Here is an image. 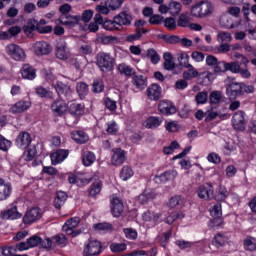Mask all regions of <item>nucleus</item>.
Returning <instances> with one entry per match:
<instances>
[{
    "mask_svg": "<svg viewBox=\"0 0 256 256\" xmlns=\"http://www.w3.org/2000/svg\"><path fill=\"white\" fill-rule=\"evenodd\" d=\"M185 214L183 212H169L168 216L164 219L167 225H173L177 219H184Z\"/></svg>",
    "mask_w": 256,
    "mask_h": 256,
    "instance_id": "nucleus-34",
    "label": "nucleus"
},
{
    "mask_svg": "<svg viewBox=\"0 0 256 256\" xmlns=\"http://www.w3.org/2000/svg\"><path fill=\"white\" fill-rule=\"evenodd\" d=\"M2 219H21V213L17 211V206H14L4 212L1 213Z\"/></svg>",
    "mask_w": 256,
    "mask_h": 256,
    "instance_id": "nucleus-28",
    "label": "nucleus"
},
{
    "mask_svg": "<svg viewBox=\"0 0 256 256\" xmlns=\"http://www.w3.org/2000/svg\"><path fill=\"white\" fill-rule=\"evenodd\" d=\"M226 93L230 99H237V97H241V95H244L243 83L232 82L227 86Z\"/></svg>",
    "mask_w": 256,
    "mask_h": 256,
    "instance_id": "nucleus-9",
    "label": "nucleus"
},
{
    "mask_svg": "<svg viewBox=\"0 0 256 256\" xmlns=\"http://www.w3.org/2000/svg\"><path fill=\"white\" fill-rule=\"evenodd\" d=\"M132 83L137 89H145L147 87V78L143 75H135L132 78Z\"/></svg>",
    "mask_w": 256,
    "mask_h": 256,
    "instance_id": "nucleus-36",
    "label": "nucleus"
},
{
    "mask_svg": "<svg viewBox=\"0 0 256 256\" xmlns=\"http://www.w3.org/2000/svg\"><path fill=\"white\" fill-rule=\"evenodd\" d=\"M158 111H160L162 115H175L177 108L171 102L162 100L158 105Z\"/></svg>",
    "mask_w": 256,
    "mask_h": 256,
    "instance_id": "nucleus-15",
    "label": "nucleus"
},
{
    "mask_svg": "<svg viewBox=\"0 0 256 256\" xmlns=\"http://www.w3.org/2000/svg\"><path fill=\"white\" fill-rule=\"evenodd\" d=\"M169 9H170V14L175 17L176 15H179V13H181V9H182V6H181V3L179 2H171L169 4Z\"/></svg>",
    "mask_w": 256,
    "mask_h": 256,
    "instance_id": "nucleus-51",
    "label": "nucleus"
},
{
    "mask_svg": "<svg viewBox=\"0 0 256 256\" xmlns=\"http://www.w3.org/2000/svg\"><path fill=\"white\" fill-rule=\"evenodd\" d=\"M118 71L121 75H125L126 77H133V75H135V69L125 63L118 65Z\"/></svg>",
    "mask_w": 256,
    "mask_h": 256,
    "instance_id": "nucleus-38",
    "label": "nucleus"
},
{
    "mask_svg": "<svg viewBox=\"0 0 256 256\" xmlns=\"http://www.w3.org/2000/svg\"><path fill=\"white\" fill-rule=\"evenodd\" d=\"M226 114H221L219 111H217V108L211 107L209 110L205 112V121L206 123H209V121H213V119H216L217 117H225Z\"/></svg>",
    "mask_w": 256,
    "mask_h": 256,
    "instance_id": "nucleus-33",
    "label": "nucleus"
},
{
    "mask_svg": "<svg viewBox=\"0 0 256 256\" xmlns=\"http://www.w3.org/2000/svg\"><path fill=\"white\" fill-rule=\"evenodd\" d=\"M52 243H55L58 247H65L68 243L67 237L65 234H58L52 238Z\"/></svg>",
    "mask_w": 256,
    "mask_h": 256,
    "instance_id": "nucleus-46",
    "label": "nucleus"
},
{
    "mask_svg": "<svg viewBox=\"0 0 256 256\" xmlns=\"http://www.w3.org/2000/svg\"><path fill=\"white\" fill-rule=\"evenodd\" d=\"M6 53L14 61H23L25 59V51L17 44L12 43L6 46Z\"/></svg>",
    "mask_w": 256,
    "mask_h": 256,
    "instance_id": "nucleus-4",
    "label": "nucleus"
},
{
    "mask_svg": "<svg viewBox=\"0 0 256 256\" xmlns=\"http://www.w3.org/2000/svg\"><path fill=\"white\" fill-rule=\"evenodd\" d=\"M81 18L79 16H71V15H66V16H60L58 19V22L60 25H64L65 27H75Z\"/></svg>",
    "mask_w": 256,
    "mask_h": 256,
    "instance_id": "nucleus-19",
    "label": "nucleus"
},
{
    "mask_svg": "<svg viewBox=\"0 0 256 256\" xmlns=\"http://www.w3.org/2000/svg\"><path fill=\"white\" fill-rule=\"evenodd\" d=\"M133 22V16L125 11L120 12L114 16V23L121 29V27H129Z\"/></svg>",
    "mask_w": 256,
    "mask_h": 256,
    "instance_id": "nucleus-8",
    "label": "nucleus"
},
{
    "mask_svg": "<svg viewBox=\"0 0 256 256\" xmlns=\"http://www.w3.org/2000/svg\"><path fill=\"white\" fill-rule=\"evenodd\" d=\"M21 74L23 79H29L30 81L35 79V77L37 76L35 69L29 64L23 65L21 69Z\"/></svg>",
    "mask_w": 256,
    "mask_h": 256,
    "instance_id": "nucleus-26",
    "label": "nucleus"
},
{
    "mask_svg": "<svg viewBox=\"0 0 256 256\" xmlns=\"http://www.w3.org/2000/svg\"><path fill=\"white\" fill-rule=\"evenodd\" d=\"M244 249L246 251H256V238L247 236L244 240Z\"/></svg>",
    "mask_w": 256,
    "mask_h": 256,
    "instance_id": "nucleus-43",
    "label": "nucleus"
},
{
    "mask_svg": "<svg viewBox=\"0 0 256 256\" xmlns=\"http://www.w3.org/2000/svg\"><path fill=\"white\" fill-rule=\"evenodd\" d=\"M71 138L80 145H83L89 141V136L83 131H74L71 133Z\"/></svg>",
    "mask_w": 256,
    "mask_h": 256,
    "instance_id": "nucleus-29",
    "label": "nucleus"
},
{
    "mask_svg": "<svg viewBox=\"0 0 256 256\" xmlns=\"http://www.w3.org/2000/svg\"><path fill=\"white\" fill-rule=\"evenodd\" d=\"M125 157V151L121 148H116L114 150V153L112 155V164H114L116 167L119 165H123L126 161Z\"/></svg>",
    "mask_w": 256,
    "mask_h": 256,
    "instance_id": "nucleus-22",
    "label": "nucleus"
},
{
    "mask_svg": "<svg viewBox=\"0 0 256 256\" xmlns=\"http://www.w3.org/2000/svg\"><path fill=\"white\" fill-rule=\"evenodd\" d=\"M31 107V102L28 101H19L12 106V113H23Z\"/></svg>",
    "mask_w": 256,
    "mask_h": 256,
    "instance_id": "nucleus-32",
    "label": "nucleus"
},
{
    "mask_svg": "<svg viewBox=\"0 0 256 256\" xmlns=\"http://www.w3.org/2000/svg\"><path fill=\"white\" fill-rule=\"evenodd\" d=\"M220 25L226 29H235V24H233V19L229 15H222L220 17Z\"/></svg>",
    "mask_w": 256,
    "mask_h": 256,
    "instance_id": "nucleus-41",
    "label": "nucleus"
},
{
    "mask_svg": "<svg viewBox=\"0 0 256 256\" xmlns=\"http://www.w3.org/2000/svg\"><path fill=\"white\" fill-rule=\"evenodd\" d=\"M218 39H220L222 43H231V41H233V36H231V33L229 32H219Z\"/></svg>",
    "mask_w": 256,
    "mask_h": 256,
    "instance_id": "nucleus-62",
    "label": "nucleus"
},
{
    "mask_svg": "<svg viewBox=\"0 0 256 256\" xmlns=\"http://www.w3.org/2000/svg\"><path fill=\"white\" fill-rule=\"evenodd\" d=\"M34 51L37 55H49L53 48L49 45V43L45 41L36 42L34 45Z\"/></svg>",
    "mask_w": 256,
    "mask_h": 256,
    "instance_id": "nucleus-18",
    "label": "nucleus"
},
{
    "mask_svg": "<svg viewBox=\"0 0 256 256\" xmlns=\"http://www.w3.org/2000/svg\"><path fill=\"white\" fill-rule=\"evenodd\" d=\"M213 13V4L209 1H200L192 6L191 15L197 19H205Z\"/></svg>",
    "mask_w": 256,
    "mask_h": 256,
    "instance_id": "nucleus-2",
    "label": "nucleus"
},
{
    "mask_svg": "<svg viewBox=\"0 0 256 256\" xmlns=\"http://www.w3.org/2000/svg\"><path fill=\"white\" fill-rule=\"evenodd\" d=\"M225 72H227L225 61H220L214 66L215 75H219V74L225 73Z\"/></svg>",
    "mask_w": 256,
    "mask_h": 256,
    "instance_id": "nucleus-58",
    "label": "nucleus"
},
{
    "mask_svg": "<svg viewBox=\"0 0 256 256\" xmlns=\"http://www.w3.org/2000/svg\"><path fill=\"white\" fill-rule=\"evenodd\" d=\"M147 97L150 101H159L161 99L162 89L159 84H151L147 90Z\"/></svg>",
    "mask_w": 256,
    "mask_h": 256,
    "instance_id": "nucleus-13",
    "label": "nucleus"
},
{
    "mask_svg": "<svg viewBox=\"0 0 256 256\" xmlns=\"http://www.w3.org/2000/svg\"><path fill=\"white\" fill-rule=\"evenodd\" d=\"M105 3L110 11H116L123 5V0H106Z\"/></svg>",
    "mask_w": 256,
    "mask_h": 256,
    "instance_id": "nucleus-49",
    "label": "nucleus"
},
{
    "mask_svg": "<svg viewBox=\"0 0 256 256\" xmlns=\"http://www.w3.org/2000/svg\"><path fill=\"white\" fill-rule=\"evenodd\" d=\"M79 223H81V219L79 217L71 218L66 221L62 229L68 235H72V237H77V235H81V230H75Z\"/></svg>",
    "mask_w": 256,
    "mask_h": 256,
    "instance_id": "nucleus-3",
    "label": "nucleus"
},
{
    "mask_svg": "<svg viewBox=\"0 0 256 256\" xmlns=\"http://www.w3.org/2000/svg\"><path fill=\"white\" fill-rule=\"evenodd\" d=\"M227 243V238L225 237V235L218 233L215 237H214V241L213 244L215 245V247H224V245Z\"/></svg>",
    "mask_w": 256,
    "mask_h": 256,
    "instance_id": "nucleus-52",
    "label": "nucleus"
},
{
    "mask_svg": "<svg viewBox=\"0 0 256 256\" xmlns=\"http://www.w3.org/2000/svg\"><path fill=\"white\" fill-rule=\"evenodd\" d=\"M175 149H179V142H177V141H173V142H171L170 145L165 146L163 151H164L165 155H171V153H173V151H175Z\"/></svg>",
    "mask_w": 256,
    "mask_h": 256,
    "instance_id": "nucleus-61",
    "label": "nucleus"
},
{
    "mask_svg": "<svg viewBox=\"0 0 256 256\" xmlns=\"http://www.w3.org/2000/svg\"><path fill=\"white\" fill-rule=\"evenodd\" d=\"M103 29H106V31H121V28L115 23V17L113 20H106L102 24Z\"/></svg>",
    "mask_w": 256,
    "mask_h": 256,
    "instance_id": "nucleus-44",
    "label": "nucleus"
},
{
    "mask_svg": "<svg viewBox=\"0 0 256 256\" xmlns=\"http://www.w3.org/2000/svg\"><path fill=\"white\" fill-rule=\"evenodd\" d=\"M110 249L113 253H121L127 249V245L124 243H113L110 245Z\"/></svg>",
    "mask_w": 256,
    "mask_h": 256,
    "instance_id": "nucleus-60",
    "label": "nucleus"
},
{
    "mask_svg": "<svg viewBox=\"0 0 256 256\" xmlns=\"http://www.w3.org/2000/svg\"><path fill=\"white\" fill-rule=\"evenodd\" d=\"M164 59V69L166 71H173L175 69V62L173 61V55L171 52H165L163 54Z\"/></svg>",
    "mask_w": 256,
    "mask_h": 256,
    "instance_id": "nucleus-30",
    "label": "nucleus"
},
{
    "mask_svg": "<svg viewBox=\"0 0 256 256\" xmlns=\"http://www.w3.org/2000/svg\"><path fill=\"white\" fill-rule=\"evenodd\" d=\"M51 109L56 115H63V113H66L69 107L65 101L57 100L52 104Z\"/></svg>",
    "mask_w": 256,
    "mask_h": 256,
    "instance_id": "nucleus-25",
    "label": "nucleus"
},
{
    "mask_svg": "<svg viewBox=\"0 0 256 256\" xmlns=\"http://www.w3.org/2000/svg\"><path fill=\"white\" fill-rule=\"evenodd\" d=\"M245 112L242 110L237 111L232 117V125L236 131H245V125H247L245 119Z\"/></svg>",
    "mask_w": 256,
    "mask_h": 256,
    "instance_id": "nucleus-6",
    "label": "nucleus"
},
{
    "mask_svg": "<svg viewBox=\"0 0 256 256\" xmlns=\"http://www.w3.org/2000/svg\"><path fill=\"white\" fill-rule=\"evenodd\" d=\"M164 27H166V29H169V31H173L178 27L177 21H175V18L173 17H168L164 20Z\"/></svg>",
    "mask_w": 256,
    "mask_h": 256,
    "instance_id": "nucleus-55",
    "label": "nucleus"
},
{
    "mask_svg": "<svg viewBox=\"0 0 256 256\" xmlns=\"http://www.w3.org/2000/svg\"><path fill=\"white\" fill-rule=\"evenodd\" d=\"M133 169L129 166H124L120 172V178L122 181H127V179H131L133 177Z\"/></svg>",
    "mask_w": 256,
    "mask_h": 256,
    "instance_id": "nucleus-47",
    "label": "nucleus"
},
{
    "mask_svg": "<svg viewBox=\"0 0 256 256\" xmlns=\"http://www.w3.org/2000/svg\"><path fill=\"white\" fill-rule=\"evenodd\" d=\"M37 219H41V211L39 208H32L25 214L24 223H35Z\"/></svg>",
    "mask_w": 256,
    "mask_h": 256,
    "instance_id": "nucleus-21",
    "label": "nucleus"
},
{
    "mask_svg": "<svg viewBox=\"0 0 256 256\" xmlns=\"http://www.w3.org/2000/svg\"><path fill=\"white\" fill-rule=\"evenodd\" d=\"M143 221H159L161 214H155L151 211H147L142 214Z\"/></svg>",
    "mask_w": 256,
    "mask_h": 256,
    "instance_id": "nucleus-53",
    "label": "nucleus"
},
{
    "mask_svg": "<svg viewBox=\"0 0 256 256\" xmlns=\"http://www.w3.org/2000/svg\"><path fill=\"white\" fill-rule=\"evenodd\" d=\"M37 27H39V22H37V20H30L27 25L23 27V31L24 33H33V31H37Z\"/></svg>",
    "mask_w": 256,
    "mask_h": 256,
    "instance_id": "nucleus-50",
    "label": "nucleus"
},
{
    "mask_svg": "<svg viewBox=\"0 0 256 256\" xmlns=\"http://www.w3.org/2000/svg\"><path fill=\"white\" fill-rule=\"evenodd\" d=\"M210 215L213 217L211 220V223H214L213 227H220L221 223H223V219L221 218L223 212L219 203L213 206V208L210 210Z\"/></svg>",
    "mask_w": 256,
    "mask_h": 256,
    "instance_id": "nucleus-12",
    "label": "nucleus"
},
{
    "mask_svg": "<svg viewBox=\"0 0 256 256\" xmlns=\"http://www.w3.org/2000/svg\"><path fill=\"white\" fill-rule=\"evenodd\" d=\"M103 89H105V85H103V81L95 80L92 84L93 93H103Z\"/></svg>",
    "mask_w": 256,
    "mask_h": 256,
    "instance_id": "nucleus-59",
    "label": "nucleus"
},
{
    "mask_svg": "<svg viewBox=\"0 0 256 256\" xmlns=\"http://www.w3.org/2000/svg\"><path fill=\"white\" fill-rule=\"evenodd\" d=\"M178 61L179 67H184L185 69H187V67H191V64H189V55H187L186 53L180 54V56L178 57Z\"/></svg>",
    "mask_w": 256,
    "mask_h": 256,
    "instance_id": "nucleus-54",
    "label": "nucleus"
},
{
    "mask_svg": "<svg viewBox=\"0 0 256 256\" xmlns=\"http://www.w3.org/2000/svg\"><path fill=\"white\" fill-rule=\"evenodd\" d=\"M111 205V213L113 217H121L124 209L123 202L119 198H114L111 201Z\"/></svg>",
    "mask_w": 256,
    "mask_h": 256,
    "instance_id": "nucleus-20",
    "label": "nucleus"
},
{
    "mask_svg": "<svg viewBox=\"0 0 256 256\" xmlns=\"http://www.w3.org/2000/svg\"><path fill=\"white\" fill-rule=\"evenodd\" d=\"M188 71L183 72V77L186 81H191V79H195V77H199V72L191 65V67H187Z\"/></svg>",
    "mask_w": 256,
    "mask_h": 256,
    "instance_id": "nucleus-40",
    "label": "nucleus"
},
{
    "mask_svg": "<svg viewBox=\"0 0 256 256\" xmlns=\"http://www.w3.org/2000/svg\"><path fill=\"white\" fill-rule=\"evenodd\" d=\"M175 177H177V171L168 170L162 173L160 176H155L154 181L158 185H161V183H167V181H173Z\"/></svg>",
    "mask_w": 256,
    "mask_h": 256,
    "instance_id": "nucleus-17",
    "label": "nucleus"
},
{
    "mask_svg": "<svg viewBox=\"0 0 256 256\" xmlns=\"http://www.w3.org/2000/svg\"><path fill=\"white\" fill-rule=\"evenodd\" d=\"M76 90L80 99H85L89 93V86L85 82H78L76 85Z\"/></svg>",
    "mask_w": 256,
    "mask_h": 256,
    "instance_id": "nucleus-39",
    "label": "nucleus"
},
{
    "mask_svg": "<svg viewBox=\"0 0 256 256\" xmlns=\"http://www.w3.org/2000/svg\"><path fill=\"white\" fill-rule=\"evenodd\" d=\"M11 185L5 183V180L0 178V201H7L11 197Z\"/></svg>",
    "mask_w": 256,
    "mask_h": 256,
    "instance_id": "nucleus-23",
    "label": "nucleus"
},
{
    "mask_svg": "<svg viewBox=\"0 0 256 256\" xmlns=\"http://www.w3.org/2000/svg\"><path fill=\"white\" fill-rule=\"evenodd\" d=\"M163 123V118L151 116L144 122L146 129H157Z\"/></svg>",
    "mask_w": 256,
    "mask_h": 256,
    "instance_id": "nucleus-27",
    "label": "nucleus"
},
{
    "mask_svg": "<svg viewBox=\"0 0 256 256\" xmlns=\"http://www.w3.org/2000/svg\"><path fill=\"white\" fill-rule=\"evenodd\" d=\"M69 113L71 115H75L76 117H78L79 115H83V105L75 102L70 104Z\"/></svg>",
    "mask_w": 256,
    "mask_h": 256,
    "instance_id": "nucleus-45",
    "label": "nucleus"
},
{
    "mask_svg": "<svg viewBox=\"0 0 256 256\" xmlns=\"http://www.w3.org/2000/svg\"><path fill=\"white\" fill-rule=\"evenodd\" d=\"M65 201H67V193L63 191L57 192L54 199L55 209H61L65 205Z\"/></svg>",
    "mask_w": 256,
    "mask_h": 256,
    "instance_id": "nucleus-31",
    "label": "nucleus"
},
{
    "mask_svg": "<svg viewBox=\"0 0 256 256\" xmlns=\"http://www.w3.org/2000/svg\"><path fill=\"white\" fill-rule=\"evenodd\" d=\"M96 65L102 73H109L115 67V58L107 52H100L96 55Z\"/></svg>",
    "mask_w": 256,
    "mask_h": 256,
    "instance_id": "nucleus-1",
    "label": "nucleus"
},
{
    "mask_svg": "<svg viewBox=\"0 0 256 256\" xmlns=\"http://www.w3.org/2000/svg\"><path fill=\"white\" fill-rule=\"evenodd\" d=\"M208 93L207 91L198 92L195 97V101L198 105L207 103Z\"/></svg>",
    "mask_w": 256,
    "mask_h": 256,
    "instance_id": "nucleus-56",
    "label": "nucleus"
},
{
    "mask_svg": "<svg viewBox=\"0 0 256 256\" xmlns=\"http://www.w3.org/2000/svg\"><path fill=\"white\" fill-rule=\"evenodd\" d=\"M54 88L56 89V93H58L59 97H61V95H64V97L67 98L71 97V95L73 94L71 86H69V84H67V82L63 80L56 81V83L54 84Z\"/></svg>",
    "mask_w": 256,
    "mask_h": 256,
    "instance_id": "nucleus-11",
    "label": "nucleus"
},
{
    "mask_svg": "<svg viewBox=\"0 0 256 256\" xmlns=\"http://www.w3.org/2000/svg\"><path fill=\"white\" fill-rule=\"evenodd\" d=\"M69 156V152L67 150H58L51 155L52 165H57L65 161Z\"/></svg>",
    "mask_w": 256,
    "mask_h": 256,
    "instance_id": "nucleus-24",
    "label": "nucleus"
},
{
    "mask_svg": "<svg viewBox=\"0 0 256 256\" xmlns=\"http://www.w3.org/2000/svg\"><path fill=\"white\" fill-rule=\"evenodd\" d=\"M32 141L33 140L31 139V134L28 132H20L16 138V145L20 149H27V147L31 145Z\"/></svg>",
    "mask_w": 256,
    "mask_h": 256,
    "instance_id": "nucleus-14",
    "label": "nucleus"
},
{
    "mask_svg": "<svg viewBox=\"0 0 256 256\" xmlns=\"http://www.w3.org/2000/svg\"><path fill=\"white\" fill-rule=\"evenodd\" d=\"M41 243V237L38 235H33L30 238H28V244L30 246V249L33 247H39Z\"/></svg>",
    "mask_w": 256,
    "mask_h": 256,
    "instance_id": "nucleus-63",
    "label": "nucleus"
},
{
    "mask_svg": "<svg viewBox=\"0 0 256 256\" xmlns=\"http://www.w3.org/2000/svg\"><path fill=\"white\" fill-rule=\"evenodd\" d=\"M176 23L178 27H189L191 25V16L187 13H182L178 16Z\"/></svg>",
    "mask_w": 256,
    "mask_h": 256,
    "instance_id": "nucleus-37",
    "label": "nucleus"
},
{
    "mask_svg": "<svg viewBox=\"0 0 256 256\" xmlns=\"http://www.w3.org/2000/svg\"><path fill=\"white\" fill-rule=\"evenodd\" d=\"M9 147H11V141L3 137V135L0 134V150L1 151H8Z\"/></svg>",
    "mask_w": 256,
    "mask_h": 256,
    "instance_id": "nucleus-64",
    "label": "nucleus"
},
{
    "mask_svg": "<svg viewBox=\"0 0 256 256\" xmlns=\"http://www.w3.org/2000/svg\"><path fill=\"white\" fill-rule=\"evenodd\" d=\"M223 100V94L219 91H213L210 94V103L211 105H219Z\"/></svg>",
    "mask_w": 256,
    "mask_h": 256,
    "instance_id": "nucleus-48",
    "label": "nucleus"
},
{
    "mask_svg": "<svg viewBox=\"0 0 256 256\" xmlns=\"http://www.w3.org/2000/svg\"><path fill=\"white\" fill-rule=\"evenodd\" d=\"M103 246L101 245V242L98 240H89L88 244L85 246L83 255L84 256H95V255H101V248Z\"/></svg>",
    "mask_w": 256,
    "mask_h": 256,
    "instance_id": "nucleus-5",
    "label": "nucleus"
},
{
    "mask_svg": "<svg viewBox=\"0 0 256 256\" xmlns=\"http://www.w3.org/2000/svg\"><path fill=\"white\" fill-rule=\"evenodd\" d=\"M226 71H231V73H239L241 71V66L237 62H226Z\"/></svg>",
    "mask_w": 256,
    "mask_h": 256,
    "instance_id": "nucleus-57",
    "label": "nucleus"
},
{
    "mask_svg": "<svg viewBox=\"0 0 256 256\" xmlns=\"http://www.w3.org/2000/svg\"><path fill=\"white\" fill-rule=\"evenodd\" d=\"M91 181L93 182L88 189V197H95L101 193V189H103V182H101L97 176L88 179L89 183H91Z\"/></svg>",
    "mask_w": 256,
    "mask_h": 256,
    "instance_id": "nucleus-10",
    "label": "nucleus"
},
{
    "mask_svg": "<svg viewBox=\"0 0 256 256\" xmlns=\"http://www.w3.org/2000/svg\"><path fill=\"white\" fill-rule=\"evenodd\" d=\"M197 193L199 199H203L204 201H210V199H213L215 195V189L213 188V185L207 183L200 186L197 190Z\"/></svg>",
    "mask_w": 256,
    "mask_h": 256,
    "instance_id": "nucleus-7",
    "label": "nucleus"
},
{
    "mask_svg": "<svg viewBox=\"0 0 256 256\" xmlns=\"http://www.w3.org/2000/svg\"><path fill=\"white\" fill-rule=\"evenodd\" d=\"M56 57L65 61L69 59V50H67V42L65 40H60L56 45Z\"/></svg>",
    "mask_w": 256,
    "mask_h": 256,
    "instance_id": "nucleus-16",
    "label": "nucleus"
},
{
    "mask_svg": "<svg viewBox=\"0 0 256 256\" xmlns=\"http://www.w3.org/2000/svg\"><path fill=\"white\" fill-rule=\"evenodd\" d=\"M95 159V154L93 152H86L82 156V163L85 167H90V165L95 163Z\"/></svg>",
    "mask_w": 256,
    "mask_h": 256,
    "instance_id": "nucleus-42",
    "label": "nucleus"
},
{
    "mask_svg": "<svg viewBox=\"0 0 256 256\" xmlns=\"http://www.w3.org/2000/svg\"><path fill=\"white\" fill-rule=\"evenodd\" d=\"M142 57H148L153 65H157V63L161 61V56H159V53H157V51L153 48L148 49L146 51V55L142 54Z\"/></svg>",
    "mask_w": 256,
    "mask_h": 256,
    "instance_id": "nucleus-35",
    "label": "nucleus"
}]
</instances>
